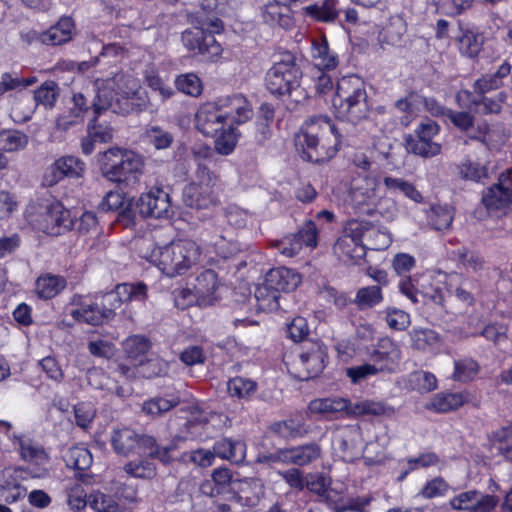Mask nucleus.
Instances as JSON below:
<instances>
[{
    "mask_svg": "<svg viewBox=\"0 0 512 512\" xmlns=\"http://www.w3.org/2000/svg\"><path fill=\"white\" fill-rule=\"evenodd\" d=\"M96 93L92 101L93 116L87 128H102L98 119L108 112L127 114L142 110L149 102L147 93L136 78L126 74H116L113 78L96 82Z\"/></svg>",
    "mask_w": 512,
    "mask_h": 512,
    "instance_id": "1",
    "label": "nucleus"
},
{
    "mask_svg": "<svg viewBox=\"0 0 512 512\" xmlns=\"http://www.w3.org/2000/svg\"><path fill=\"white\" fill-rule=\"evenodd\" d=\"M184 440V437L176 435L168 445L161 446L155 436L139 433L130 427L115 428L110 437L116 454L128 456L133 453H148L150 458H156L163 465H169L174 461L172 452L178 448V443Z\"/></svg>",
    "mask_w": 512,
    "mask_h": 512,
    "instance_id": "2",
    "label": "nucleus"
},
{
    "mask_svg": "<svg viewBox=\"0 0 512 512\" xmlns=\"http://www.w3.org/2000/svg\"><path fill=\"white\" fill-rule=\"evenodd\" d=\"M302 71L296 56L291 52L280 53L265 76L267 90L278 97L287 96L296 104L304 101L307 94L301 87Z\"/></svg>",
    "mask_w": 512,
    "mask_h": 512,
    "instance_id": "3",
    "label": "nucleus"
},
{
    "mask_svg": "<svg viewBox=\"0 0 512 512\" xmlns=\"http://www.w3.org/2000/svg\"><path fill=\"white\" fill-rule=\"evenodd\" d=\"M332 104L337 118L359 124L369 112L364 81L356 75L342 77L337 82Z\"/></svg>",
    "mask_w": 512,
    "mask_h": 512,
    "instance_id": "4",
    "label": "nucleus"
},
{
    "mask_svg": "<svg viewBox=\"0 0 512 512\" xmlns=\"http://www.w3.org/2000/svg\"><path fill=\"white\" fill-rule=\"evenodd\" d=\"M201 256V247L193 240L179 239L160 247H155L148 260L165 275L174 277L186 273L196 265Z\"/></svg>",
    "mask_w": 512,
    "mask_h": 512,
    "instance_id": "5",
    "label": "nucleus"
},
{
    "mask_svg": "<svg viewBox=\"0 0 512 512\" xmlns=\"http://www.w3.org/2000/svg\"><path fill=\"white\" fill-rule=\"evenodd\" d=\"M144 162L140 155L130 150L110 148L101 159L102 175L109 181L134 185L143 173Z\"/></svg>",
    "mask_w": 512,
    "mask_h": 512,
    "instance_id": "6",
    "label": "nucleus"
},
{
    "mask_svg": "<svg viewBox=\"0 0 512 512\" xmlns=\"http://www.w3.org/2000/svg\"><path fill=\"white\" fill-rule=\"evenodd\" d=\"M29 223L48 235L59 236L72 230L74 220L70 210L57 200H45L27 210Z\"/></svg>",
    "mask_w": 512,
    "mask_h": 512,
    "instance_id": "7",
    "label": "nucleus"
},
{
    "mask_svg": "<svg viewBox=\"0 0 512 512\" xmlns=\"http://www.w3.org/2000/svg\"><path fill=\"white\" fill-rule=\"evenodd\" d=\"M309 409L312 413L322 414L327 417H336L339 413L353 416H382L390 413L392 409L381 402L370 400L351 403L345 398H323L310 402Z\"/></svg>",
    "mask_w": 512,
    "mask_h": 512,
    "instance_id": "8",
    "label": "nucleus"
},
{
    "mask_svg": "<svg viewBox=\"0 0 512 512\" xmlns=\"http://www.w3.org/2000/svg\"><path fill=\"white\" fill-rule=\"evenodd\" d=\"M107 322L114 319L116 310L129 301L143 302L147 299V286L143 282L118 284L114 290L96 296Z\"/></svg>",
    "mask_w": 512,
    "mask_h": 512,
    "instance_id": "9",
    "label": "nucleus"
},
{
    "mask_svg": "<svg viewBox=\"0 0 512 512\" xmlns=\"http://www.w3.org/2000/svg\"><path fill=\"white\" fill-rule=\"evenodd\" d=\"M222 110L223 128L245 125L254 116L250 101L242 94L219 97Z\"/></svg>",
    "mask_w": 512,
    "mask_h": 512,
    "instance_id": "10",
    "label": "nucleus"
},
{
    "mask_svg": "<svg viewBox=\"0 0 512 512\" xmlns=\"http://www.w3.org/2000/svg\"><path fill=\"white\" fill-rule=\"evenodd\" d=\"M327 353L319 342H306L299 354L298 374L301 381L318 377L326 366Z\"/></svg>",
    "mask_w": 512,
    "mask_h": 512,
    "instance_id": "11",
    "label": "nucleus"
},
{
    "mask_svg": "<svg viewBox=\"0 0 512 512\" xmlns=\"http://www.w3.org/2000/svg\"><path fill=\"white\" fill-rule=\"evenodd\" d=\"M135 206L142 218H168L173 213L169 194L159 187L142 193Z\"/></svg>",
    "mask_w": 512,
    "mask_h": 512,
    "instance_id": "12",
    "label": "nucleus"
},
{
    "mask_svg": "<svg viewBox=\"0 0 512 512\" xmlns=\"http://www.w3.org/2000/svg\"><path fill=\"white\" fill-rule=\"evenodd\" d=\"M483 205L489 212L504 210L512 203V172L499 174L497 183L483 191Z\"/></svg>",
    "mask_w": 512,
    "mask_h": 512,
    "instance_id": "13",
    "label": "nucleus"
},
{
    "mask_svg": "<svg viewBox=\"0 0 512 512\" xmlns=\"http://www.w3.org/2000/svg\"><path fill=\"white\" fill-rule=\"evenodd\" d=\"M499 504V497L476 489L461 492L450 500V506L458 511L492 512Z\"/></svg>",
    "mask_w": 512,
    "mask_h": 512,
    "instance_id": "14",
    "label": "nucleus"
},
{
    "mask_svg": "<svg viewBox=\"0 0 512 512\" xmlns=\"http://www.w3.org/2000/svg\"><path fill=\"white\" fill-rule=\"evenodd\" d=\"M85 170V163L74 156H64L50 165L44 176L43 183L46 186H54L59 181L68 178H79Z\"/></svg>",
    "mask_w": 512,
    "mask_h": 512,
    "instance_id": "15",
    "label": "nucleus"
},
{
    "mask_svg": "<svg viewBox=\"0 0 512 512\" xmlns=\"http://www.w3.org/2000/svg\"><path fill=\"white\" fill-rule=\"evenodd\" d=\"M181 38L183 45L193 53L207 54L212 57L217 56L221 51L214 35L202 28L185 30Z\"/></svg>",
    "mask_w": 512,
    "mask_h": 512,
    "instance_id": "16",
    "label": "nucleus"
},
{
    "mask_svg": "<svg viewBox=\"0 0 512 512\" xmlns=\"http://www.w3.org/2000/svg\"><path fill=\"white\" fill-rule=\"evenodd\" d=\"M362 232V225L359 222H349L344 229V234L335 243V250L352 260L361 259L366 253L365 247L361 244Z\"/></svg>",
    "mask_w": 512,
    "mask_h": 512,
    "instance_id": "17",
    "label": "nucleus"
},
{
    "mask_svg": "<svg viewBox=\"0 0 512 512\" xmlns=\"http://www.w3.org/2000/svg\"><path fill=\"white\" fill-rule=\"evenodd\" d=\"M216 455L234 464H241L246 457V444L240 439L223 438L213 445V453L205 452L200 464H210L211 458Z\"/></svg>",
    "mask_w": 512,
    "mask_h": 512,
    "instance_id": "18",
    "label": "nucleus"
},
{
    "mask_svg": "<svg viewBox=\"0 0 512 512\" xmlns=\"http://www.w3.org/2000/svg\"><path fill=\"white\" fill-rule=\"evenodd\" d=\"M72 104L73 106L71 108L57 117V128H68L69 126L80 125L90 109L93 111V106L88 104V99L83 92L73 94Z\"/></svg>",
    "mask_w": 512,
    "mask_h": 512,
    "instance_id": "19",
    "label": "nucleus"
},
{
    "mask_svg": "<svg viewBox=\"0 0 512 512\" xmlns=\"http://www.w3.org/2000/svg\"><path fill=\"white\" fill-rule=\"evenodd\" d=\"M268 287L274 289L278 294L295 290L301 282V277L294 270L279 267L267 272L264 280Z\"/></svg>",
    "mask_w": 512,
    "mask_h": 512,
    "instance_id": "20",
    "label": "nucleus"
},
{
    "mask_svg": "<svg viewBox=\"0 0 512 512\" xmlns=\"http://www.w3.org/2000/svg\"><path fill=\"white\" fill-rule=\"evenodd\" d=\"M63 460L68 468L77 471L75 477L78 480L88 482L90 476L85 471L91 467L93 458L87 448L71 447L64 453Z\"/></svg>",
    "mask_w": 512,
    "mask_h": 512,
    "instance_id": "21",
    "label": "nucleus"
},
{
    "mask_svg": "<svg viewBox=\"0 0 512 512\" xmlns=\"http://www.w3.org/2000/svg\"><path fill=\"white\" fill-rule=\"evenodd\" d=\"M270 430L276 436L286 441L304 438L310 432V428L302 416L289 417L285 420L274 422L271 424Z\"/></svg>",
    "mask_w": 512,
    "mask_h": 512,
    "instance_id": "22",
    "label": "nucleus"
},
{
    "mask_svg": "<svg viewBox=\"0 0 512 512\" xmlns=\"http://www.w3.org/2000/svg\"><path fill=\"white\" fill-rule=\"evenodd\" d=\"M181 398L177 393H165L143 402L141 412L152 419H157L177 407Z\"/></svg>",
    "mask_w": 512,
    "mask_h": 512,
    "instance_id": "23",
    "label": "nucleus"
},
{
    "mask_svg": "<svg viewBox=\"0 0 512 512\" xmlns=\"http://www.w3.org/2000/svg\"><path fill=\"white\" fill-rule=\"evenodd\" d=\"M371 356L374 361L372 365H376L379 372L393 371L400 360V350L390 339H383Z\"/></svg>",
    "mask_w": 512,
    "mask_h": 512,
    "instance_id": "24",
    "label": "nucleus"
},
{
    "mask_svg": "<svg viewBox=\"0 0 512 512\" xmlns=\"http://www.w3.org/2000/svg\"><path fill=\"white\" fill-rule=\"evenodd\" d=\"M182 197L186 206L198 210L207 209L216 202L215 196L212 194L209 186L195 183L188 184L184 187Z\"/></svg>",
    "mask_w": 512,
    "mask_h": 512,
    "instance_id": "25",
    "label": "nucleus"
},
{
    "mask_svg": "<svg viewBox=\"0 0 512 512\" xmlns=\"http://www.w3.org/2000/svg\"><path fill=\"white\" fill-rule=\"evenodd\" d=\"M288 465L303 467L320 458L322 449L316 442L285 447Z\"/></svg>",
    "mask_w": 512,
    "mask_h": 512,
    "instance_id": "26",
    "label": "nucleus"
},
{
    "mask_svg": "<svg viewBox=\"0 0 512 512\" xmlns=\"http://www.w3.org/2000/svg\"><path fill=\"white\" fill-rule=\"evenodd\" d=\"M431 130H415L406 137L407 150L423 157H432L440 153L441 146L431 141Z\"/></svg>",
    "mask_w": 512,
    "mask_h": 512,
    "instance_id": "27",
    "label": "nucleus"
},
{
    "mask_svg": "<svg viewBox=\"0 0 512 512\" xmlns=\"http://www.w3.org/2000/svg\"><path fill=\"white\" fill-rule=\"evenodd\" d=\"M360 435L361 430L359 426H347L335 435L333 443L342 453L344 460L352 461L356 457L355 449Z\"/></svg>",
    "mask_w": 512,
    "mask_h": 512,
    "instance_id": "28",
    "label": "nucleus"
},
{
    "mask_svg": "<svg viewBox=\"0 0 512 512\" xmlns=\"http://www.w3.org/2000/svg\"><path fill=\"white\" fill-rule=\"evenodd\" d=\"M407 31V24L401 15H392L386 26L379 32L378 40L381 44L396 46L401 44Z\"/></svg>",
    "mask_w": 512,
    "mask_h": 512,
    "instance_id": "29",
    "label": "nucleus"
},
{
    "mask_svg": "<svg viewBox=\"0 0 512 512\" xmlns=\"http://www.w3.org/2000/svg\"><path fill=\"white\" fill-rule=\"evenodd\" d=\"M311 56L315 66L320 70H332L338 65V58L331 53L328 42L325 38L313 40L311 45Z\"/></svg>",
    "mask_w": 512,
    "mask_h": 512,
    "instance_id": "30",
    "label": "nucleus"
},
{
    "mask_svg": "<svg viewBox=\"0 0 512 512\" xmlns=\"http://www.w3.org/2000/svg\"><path fill=\"white\" fill-rule=\"evenodd\" d=\"M11 438L19 445L20 455L23 460L37 464L46 463L48 461L49 457L44 448L30 438L16 434H13Z\"/></svg>",
    "mask_w": 512,
    "mask_h": 512,
    "instance_id": "31",
    "label": "nucleus"
},
{
    "mask_svg": "<svg viewBox=\"0 0 512 512\" xmlns=\"http://www.w3.org/2000/svg\"><path fill=\"white\" fill-rule=\"evenodd\" d=\"M74 24L69 17L59 20L41 35V41L47 45H61L71 40Z\"/></svg>",
    "mask_w": 512,
    "mask_h": 512,
    "instance_id": "32",
    "label": "nucleus"
},
{
    "mask_svg": "<svg viewBox=\"0 0 512 512\" xmlns=\"http://www.w3.org/2000/svg\"><path fill=\"white\" fill-rule=\"evenodd\" d=\"M74 320L93 326L107 323L102 308L99 307L98 299L95 298L91 304L81 303L79 308L73 309L70 313Z\"/></svg>",
    "mask_w": 512,
    "mask_h": 512,
    "instance_id": "33",
    "label": "nucleus"
},
{
    "mask_svg": "<svg viewBox=\"0 0 512 512\" xmlns=\"http://www.w3.org/2000/svg\"><path fill=\"white\" fill-rule=\"evenodd\" d=\"M60 87L53 80H46L33 91V100L36 106H42L45 110H52L60 96Z\"/></svg>",
    "mask_w": 512,
    "mask_h": 512,
    "instance_id": "34",
    "label": "nucleus"
},
{
    "mask_svg": "<svg viewBox=\"0 0 512 512\" xmlns=\"http://www.w3.org/2000/svg\"><path fill=\"white\" fill-rule=\"evenodd\" d=\"M207 125H221L223 127L219 98L214 102L201 105L195 114V128H203Z\"/></svg>",
    "mask_w": 512,
    "mask_h": 512,
    "instance_id": "35",
    "label": "nucleus"
},
{
    "mask_svg": "<svg viewBox=\"0 0 512 512\" xmlns=\"http://www.w3.org/2000/svg\"><path fill=\"white\" fill-rule=\"evenodd\" d=\"M467 400V396L461 392L437 393L431 400L429 408L439 413H446L461 407Z\"/></svg>",
    "mask_w": 512,
    "mask_h": 512,
    "instance_id": "36",
    "label": "nucleus"
},
{
    "mask_svg": "<svg viewBox=\"0 0 512 512\" xmlns=\"http://www.w3.org/2000/svg\"><path fill=\"white\" fill-rule=\"evenodd\" d=\"M258 385L255 381L237 376L227 382V391L232 398L249 401L256 393Z\"/></svg>",
    "mask_w": 512,
    "mask_h": 512,
    "instance_id": "37",
    "label": "nucleus"
},
{
    "mask_svg": "<svg viewBox=\"0 0 512 512\" xmlns=\"http://www.w3.org/2000/svg\"><path fill=\"white\" fill-rule=\"evenodd\" d=\"M146 457L134 459L126 463L123 470L130 476L140 479H152L157 474L156 465L151 461L148 453Z\"/></svg>",
    "mask_w": 512,
    "mask_h": 512,
    "instance_id": "38",
    "label": "nucleus"
},
{
    "mask_svg": "<svg viewBox=\"0 0 512 512\" xmlns=\"http://www.w3.org/2000/svg\"><path fill=\"white\" fill-rule=\"evenodd\" d=\"M66 287V280L61 276L47 274L36 281V290L40 298L51 299Z\"/></svg>",
    "mask_w": 512,
    "mask_h": 512,
    "instance_id": "39",
    "label": "nucleus"
},
{
    "mask_svg": "<svg viewBox=\"0 0 512 512\" xmlns=\"http://www.w3.org/2000/svg\"><path fill=\"white\" fill-rule=\"evenodd\" d=\"M305 14L320 22H333L338 14L337 0H324L321 5L313 4L304 7Z\"/></svg>",
    "mask_w": 512,
    "mask_h": 512,
    "instance_id": "40",
    "label": "nucleus"
},
{
    "mask_svg": "<svg viewBox=\"0 0 512 512\" xmlns=\"http://www.w3.org/2000/svg\"><path fill=\"white\" fill-rule=\"evenodd\" d=\"M383 182L391 193L400 192L415 203H422L424 201L421 192L418 191L415 185L409 181L402 178L386 176L384 177Z\"/></svg>",
    "mask_w": 512,
    "mask_h": 512,
    "instance_id": "41",
    "label": "nucleus"
},
{
    "mask_svg": "<svg viewBox=\"0 0 512 512\" xmlns=\"http://www.w3.org/2000/svg\"><path fill=\"white\" fill-rule=\"evenodd\" d=\"M254 297L257 302V307L261 311L272 312L280 308V294L268 287L265 281L256 287Z\"/></svg>",
    "mask_w": 512,
    "mask_h": 512,
    "instance_id": "42",
    "label": "nucleus"
},
{
    "mask_svg": "<svg viewBox=\"0 0 512 512\" xmlns=\"http://www.w3.org/2000/svg\"><path fill=\"white\" fill-rule=\"evenodd\" d=\"M214 150L220 155H230L241 137L238 130H215Z\"/></svg>",
    "mask_w": 512,
    "mask_h": 512,
    "instance_id": "43",
    "label": "nucleus"
},
{
    "mask_svg": "<svg viewBox=\"0 0 512 512\" xmlns=\"http://www.w3.org/2000/svg\"><path fill=\"white\" fill-rule=\"evenodd\" d=\"M427 219L433 229L445 231L451 227L454 214L448 206L434 205L427 212Z\"/></svg>",
    "mask_w": 512,
    "mask_h": 512,
    "instance_id": "44",
    "label": "nucleus"
},
{
    "mask_svg": "<svg viewBox=\"0 0 512 512\" xmlns=\"http://www.w3.org/2000/svg\"><path fill=\"white\" fill-rule=\"evenodd\" d=\"M217 288L218 277L212 269L203 270L195 278L194 289L199 297L211 299Z\"/></svg>",
    "mask_w": 512,
    "mask_h": 512,
    "instance_id": "45",
    "label": "nucleus"
},
{
    "mask_svg": "<svg viewBox=\"0 0 512 512\" xmlns=\"http://www.w3.org/2000/svg\"><path fill=\"white\" fill-rule=\"evenodd\" d=\"M483 43L482 34L472 30L463 31L459 37L460 52L470 58H474L480 53Z\"/></svg>",
    "mask_w": 512,
    "mask_h": 512,
    "instance_id": "46",
    "label": "nucleus"
},
{
    "mask_svg": "<svg viewBox=\"0 0 512 512\" xmlns=\"http://www.w3.org/2000/svg\"><path fill=\"white\" fill-rule=\"evenodd\" d=\"M383 300L380 286L372 285L360 288L354 299V303L360 310L372 308Z\"/></svg>",
    "mask_w": 512,
    "mask_h": 512,
    "instance_id": "47",
    "label": "nucleus"
},
{
    "mask_svg": "<svg viewBox=\"0 0 512 512\" xmlns=\"http://www.w3.org/2000/svg\"><path fill=\"white\" fill-rule=\"evenodd\" d=\"M409 335L412 347L420 351H425L439 342L438 333L429 328H413Z\"/></svg>",
    "mask_w": 512,
    "mask_h": 512,
    "instance_id": "48",
    "label": "nucleus"
},
{
    "mask_svg": "<svg viewBox=\"0 0 512 512\" xmlns=\"http://www.w3.org/2000/svg\"><path fill=\"white\" fill-rule=\"evenodd\" d=\"M457 168L460 177L464 180L483 182L484 179L488 178V168L479 162L467 159L461 162Z\"/></svg>",
    "mask_w": 512,
    "mask_h": 512,
    "instance_id": "49",
    "label": "nucleus"
},
{
    "mask_svg": "<svg viewBox=\"0 0 512 512\" xmlns=\"http://www.w3.org/2000/svg\"><path fill=\"white\" fill-rule=\"evenodd\" d=\"M144 81L148 87L159 93L163 101L174 94L173 89L159 76L158 72L152 66L146 68Z\"/></svg>",
    "mask_w": 512,
    "mask_h": 512,
    "instance_id": "50",
    "label": "nucleus"
},
{
    "mask_svg": "<svg viewBox=\"0 0 512 512\" xmlns=\"http://www.w3.org/2000/svg\"><path fill=\"white\" fill-rule=\"evenodd\" d=\"M88 505L95 512H119L120 507L114 498L102 492H93L88 496Z\"/></svg>",
    "mask_w": 512,
    "mask_h": 512,
    "instance_id": "51",
    "label": "nucleus"
},
{
    "mask_svg": "<svg viewBox=\"0 0 512 512\" xmlns=\"http://www.w3.org/2000/svg\"><path fill=\"white\" fill-rule=\"evenodd\" d=\"M123 346L127 356L132 360H137L148 352L151 345L146 337L134 335L128 337Z\"/></svg>",
    "mask_w": 512,
    "mask_h": 512,
    "instance_id": "52",
    "label": "nucleus"
},
{
    "mask_svg": "<svg viewBox=\"0 0 512 512\" xmlns=\"http://www.w3.org/2000/svg\"><path fill=\"white\" fill-rule=\"evenodd\" d=\"M295 147L301 151L302 159L311 161L313 156L306 149H315L318 145V137L307 130H299L294 137Z\"/></svg>",
    "mask_w": 512,
    "mask_h": 512,
    "instance_id": "53",
    "label": "nucleus"
},
{
    "mask_svg": "<svg viewBox=\"0 0 512 512\" xmlns=\"http://www.w3.org/2000/svg\"><path fill=\"white\" fill-rule=\"evenodd\" d=\"M177 89L187 95L197 97L202 93V82L194 73L180 75L175 80Z\"/></svg>",
    "mask_w": 512,
    "mask_h": 512,
    "instance_id": "54",
    "label": "nucleus"
},
{
    "mask_svg": "<svg viewBox=\"0 0 512 512\" xmlns=\"http://www.w3.org/2000/svg\"><path fill=\"white\" fill-rule=\"evenodd\" d=\"M457 259L459 263L463 265V267L467 269H471L476 272L481 270L484 267V258L483 256L472 249L467 247H461L456 252Z\"/></svg>",
    "mask_w": 512,
    "mask_h": 512,
    "instance_id": "55",
    "label": "nucleus"
},
{
    "mask_svg": "<svg viewBox=\"0 0 512 512\" xmlns=\"http://www.w3.org/2000/svg\"><path fill=\"white\" fill-rule=\"evenodd\" d=\"M409 383L413 389L420 392H430L437 386L434 374L427 371H415L409 375Z\"/></svg>",
    "mask_w": 512,
    "mask_h": 512,
    "instance_id": "56",
    "label": "nucleus"
},
{
    "mask_svg": "<svg viewBox=\"0 0 512 512\" xmlns=\"http://www.w3.org/2000/svg\"><path fill=\"white\" fill-rule=\"evenodd\" d=\"M454 378L466 382L474 378L479 371L478 363L472 358L455 361Z\"/></svg>",
    "mask_w": 512,
    "mask_h": 512,
    "instance_id": "57",
    "label": "nucleus"
},
{
    "mask_svg": "<svg viewBox=\"0 0 512 512\" xmlns=\"http://www.w3.org/2000/svg\"><path fill=\"white\" fill-rule=\"evenodd\" d=\"M75 423L82 429H88L95 418L96 409L90 402H80L73 408Z\"/></svg>",
    "mask_w": 512,
    "mask_h": 512,
    "instance_id": "58",
    "label": "nucleus"
},
{
    "mask_svg": "<svg viewBox=\"0 0 512 512\" xmlns=\"http://www.w3.org/2000/svg\"><path fill=\"white\" fill-rule=\"evenodd\" d=\"M385 314L386 323L393 330L404 331L410 325V315L401 309L388 307Z\"/></svg>",
    "mask_w": 512,
    "mask_h": 512,
    "instance_id": "59",
    "label": "nucleus"
},
{
    "mask_svg": "<svg viewBox=\"0 0 512 512\" xmlns=\"http://www.w3.org/2000/svg\"><path fill=\"white\" fill-rule=\"evenodd\" d=\"M112 139L111 130H93L82 139L81 149L86 155L91 154L95 149L97 143H107Z\"/></svg>",
    "mask_w": 512,
    "mask_h": 512,
    "instance_id": "60",
    "label": "nucleus"
},
{
    "mask_svg": "<svg viewBox=\"0 0 512 512\" xmlns=\"http://www.w3.org/2000/svg\"><path fill=\"white\" fill-rule=\"evenodd\" d=\"M74 220L73 228L79 234L96 233L98 229V219L93 212H84L79 218L72 217Z\"/></svg>",
    "mask_w": 512,
    "mask_h": 512,
    "instance_id": "61",
    "label": "nucleus"
},
{
    "mask_svg": "<svg viewBox=\"0 0 512 512\" xmlns=\"http://www.w3.org/2000/svg\"><path fill=\"white\" fill-rule=\"evenodd\" d=\"M317 228L312 220L306 221L305 224L292 236L299 242L300 246L315 247L317 245Z\"/></svg>",
    "mask_w": 512,
    "mask_h": 512,
    "instance_id": "62",
    "label": "nucleus"
},
{
    "mask_svg": "<svg viewBox=\"0 0 512 512\" xmlns=\"http://www.w3.org/2000/svg\"><path fill=\"white\" fill-rule=\"evenodd\" d=\"M141 373L146 378L160 377L168 372V363L159 358H151L146 362L140 361Z\"/></svg>",
    "mask_w": 512,
    "mask_h": 512,
    "instance_id": "63",
    "label": "nucleus"
},
{
    "mask_svg": "<svg viewBox=\"0 0 512 512\" xmlns=\"http://www.w3.org/2000/svg\"><path fill=\"white\" fill-rule=\"evenodd\" d=\"M507 325L504 323H489L481 330L480 335L495 345L500 344L507 339Z\"/></svg>",
    "mask_w": 512,
    "mask_h": 512,
    "instance_id": "64",
    "label": "nucleus"
}]
</instances>
